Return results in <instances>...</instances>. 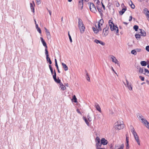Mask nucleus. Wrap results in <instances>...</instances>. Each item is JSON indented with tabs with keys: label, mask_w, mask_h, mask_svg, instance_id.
<instances>
[{
	"label": "nucleus",
	"mask_w": 149,
	"mask_h": 149,
	"mask_svg": "<svg viewBox=\"0 0 149 149\" xmlns=\"http://www.w3.org/2000/svg\"><path fill=\"white\" fill-rule=\"evenodd\" d=\"M78 19V27L81 33H83L85 29V27L83 23L82 20L80 18H79Z\"/></svg>",
	"instance_id": "nucleus-1"
},
{
	"label": "nucleus",
	"mask_w": 149,
	"mask_h": 149,
	"mask_svg": "<svg viewBox=\"0 0 149 149\" xmlns=\"http://www.w3.org/2000/svg\"><path fill=\"white\" fill-rule=\"evenodd\" d=\"M109 24L111 31H116L117 33H118V28L116 26H115L113 21L110 20L109 21Z\"/></svg>",
	"instance_id": "nucleus-2"
},
{
	"label": "nucleus",
	"mask_w": 149,
	"mask_h": 149,
	"mask_svg": "<svg viewBox=\"0 0 149 149\" xmlns=\"http://www.w3.org/2000/svg\"><path fill=\"white\" fill-rule=\"evenodd\" d=\"M115 129L117 130H120L123 129L124 127L123 122H121L120 121H117L115 124Z\"/></svg>",
	"instance_id": "nucleus-3"
},
{
	"label": "nucleus",
	"mask_w": 149,
	"mask_h": 149,
	"mask_svg": "<svg viewBox=\"0 0 149 149\" xmlns=\"http://www.w3.org/2000/svg\"><path fill=\"white\" fill-rule=\"evenodd\" d=\"M88 4L90 10L93 13H95L97 10L94 4L93 3L91 2H88Z\"/></svg>",
	"instance_id": "nucleus-4"
},
{
	"label": "nucleus",
	"mask_w": 149,
	"mask_h": 149,
	"mask_svg": "<svg viewBox=\"0 0 149 149\" xmlns=\"http://www.w3.org/2000/svg\"><path fill=\"white\" fill-rule=\"evenodd\" d=\"M83 119L85 121L86 124L88 126H90L89 123L92 121V119L91 118L90 116L89 115H88L87 116V118L85 116L83 117Z\"/></svg>",
	"instance_id": "nucleus-5"
},
{
	"label": "nucleus",
	"mask_w": 149,
	"mask_h": 149,
	"mask_svg": "<svg viewBox=\"0 0 149 149\" xmlns=\"http://www.w3.org/2000/svg\"><path fill=\"white\" fill-rule=\"evenodd\" d=\"M126 83L123 82V83L125 86L127 87L130 91H132V84L131 83H129L127 79H126Z\"/></svg>",
	"instance_id": "nucleus-6"
},
{
	"label": "nucleus",
	"mask_w": 149,
	"mask_h": 149,
	"mask_svg": "<svg viewBox=\"0 0 149 149\" xmlns=\"http://www.w3.org/2000/svg\"><path fill=\"white\" fill-rule=\"evenodd\" d=\"M109 26L107 25L103 29L102 33L104 36H106L108 35L109 33Z\"/></svg>",
	"instance_id": "nucleus-7"
},
{
	"label": "nucleus",
	"mask_w": 149,
	"mask_h": 149,
	"mask_svg": "<svg viewBox=\"0 0 149 149\" xmlns=\"http://www.w3.org/2000/svg\"><path fill=\"white\" fill-rule=\"evenodd\" d=\"M95 141L96 142V148L101 147L102 145L101 142L100 143V139L98 136H97L95 139Z\"/></svg>",
	"instance_id": "nucleus-8"
},
{
	"label": "nucleus",
	"mask_w": 149,
	"mask_h": 149,
	"mask_svg": "<svg viewBox=\"0 0 149 149\" xmlns=\"http://www.w3.org/2000/svg\"><path fill=\"white\" fill-rule=\"evenodd\" d=\"M111 58L112 59V61L113 62H114L115 63L117 64V65L120 66V64L118 63V61L117 59L115 57L113 56H111Z\"/></svg>",
	"instance_id": "nucleus-9"
},
{
	"label": "nucleus",
	"mask_w": 149,
	"mask_h": 149,
	"mask_svg": "<svg viewBox=\"0 0 149 149\" xmlns=\"http://www.w3.org/2000/svg\"><path fill=\"white\" fill-rule=\"evenodd\" d=\"M139 30L140 31L139 33L141 34V36L144 37L146 36V33L144 30L141 29H139Z\"/></svg>",
	"instance_id": "nucleus-10"
},
{
	"label": "nucleus",
	"mask_w": 149,
	"mask_h": 149,
	"mask_svg": "<svg viewBox=\"0 0 149 149\" xmlns=\"http://www.w3.org/2000/svg\"><path fill=\"white\" fill-rule=\"evenodd\" d=\"M94 42H95L97 44H98V43H99L100 44H101V45H103V46H104L105 45V43H104V42H103L102 41H100V40H97V39H95L94 41Z\"/></svg>",
	"instance_id": "nucleus-11"
},
{
	"label": "nucleus",
	"mask_w": 149,
	"mask_h": 149,
	"mask_svg": "<svg viewBox=\"0 0 149 149\" xmlns=\"http://www.w3.org/2000/svg\"><path fill=\"white\" fill-rule=\"evenodd\" d=\"M138 117L139 119H140L141 120V122L143 124L145 122V120H147L146 119L143 118V116L141 115H139Z\"/></svg>",
	"instance_id": "nucleus-12"
},
{
	"label": "nucleus",
	"mask_w": 149,
	"mask_h": 149,
	"mask_svg": "<svg viewBox=\"0 0 149 149\" xmlns=\"http://www.w3.org/2000/svg\"><path fill=\"white\" fill-rule=\"evenodd\" d=\"M102 145L103 144L104 145H106L108 143L107 141L104 138H102L101 140Z\"/></svg>",
	"instance_id": "nucleus-13"
},
{
	"label": "nucleus",
	"mask_w": 149,
	"mask_h": 149,
	"mask_svg": "<svg viewBox=\"0 0 149 149\" xmlns=\"http://www.w3.org/2000/svg\"><path fill=\"white\" fill-rule=\"evenodd\" d=\"M144 14H146L147 17L149 18V11L146 8H145L143 10Z\"/></svg>",
	"instance_id": "nucleus-14"
},
{
	"label": "nucleus",
	"mask_w": 149,
	"mask_h": 149,
	"mask_svg": "<svg viewBox=\"0 0 149 149\" xmlns=\"http://www.w3.org/2000/svg\"><path fill=\"white\" fill-rule=\"evenodd\" d=\"M95 107L97 111L100 113L101 112V108L99 105L97 103H95Z\"/></svg>",
	"instance_id": "nucleus-15"
},
{
	"label": "nucleus",
	"mask_w": 149,
	"mask_h": 149,
	"mask_svg": "<svg viewBox=\"0 0 149 149\" xmlns=\"http://www.w3.org/2000/svg\"><path fill=\"white\" fill-rule=\"evenodd\" d=\"M88 1V0H79V6H81V8L82 9L83 7V1Z\"/></svg>",
	"instance_id": "nucleus-16"
},
{
	"label": "nucleus",
	"mask_w": 149,
	"mask_h": 149,
	"mask_svg": "<svg viewBox=\"0 0 149 149\" xmlns=\"http://www.w3.org/2000/svg\"><path fill=\"white\" fill-rule=\"evenodd\" d=\"M40 39L43 45L45 47V48H47V44L45 41L43 40L42 37H40Z\"/></svg>",
	"instance_id": "nucleus-17"
},
{
	"label": "nucleus",
	"mask_w": 149,
	"mask_h": 149,
	"mask_svg": "<svg viewBox=\"0 0 149 149\" xmlns=\"http://www.w3.org/2000/svg\"><path fill=\"white\" fill-rule=\"evenodd\" d=\"M32 2L33 3V4L31 3H30V6L31 10V11L33 12L34 13L35 12L34 11V6H35L34 3L33 1H32Z\"/></svg>",
	"instance_id": "nucleus-18"
},
{
	"label": "nucleus",
	"mask_w": 149,
	"mask_h": 149,
	"mask_svg": "<svg viewBox=\"0 0 149 149\" xmlns=\"http://www.w3.org/2000/svg\"><path fill=\"white\" fill-rule=\"evenodd\" d=\"M130 128L131 129V132L133 134H136V132L135 130L133 127V126L132 125H130Z\"/></svg>",
	"instance_id": "nucleus-19"
},
{
	"label": "nucleus",
	"mask_w": 149,
	"mask_h": 149,
	"mask_svg": "<svg viewBox=\"0 0 149 149\" xmlns=\"http://www.w3.org/2000/svg\"><path fill=\"white\" fill-rule=\"evenodd\" d=\"M126 10L127 8L125 6V8H123L121 11H120L119 12V14L121 15H122L124 13Z\"/></svg>",
	"instance_id": "nucleus-20"
},
{
	"label": "nucleus",
	"mask_w": 149,
	"mask_h": 149,
	"mask_svg": "<svg viewBox=\"0 0 149 149\" xmlns=\"http://www.w3.org/2000/svg\"><path fill=\"white\" fill-rule=\"evenodd\" d=\"M59 87L61 88V89L63 90L64 91L66 89L65 87L63 85V84L61 83L59 84Z\"/></svg>",
	"instance_id": "nucleus-21"
},
{
	"label": "nucleus",
	"mask_w": 149,
	"mask_h": 149,
	"mask_svg": "<svg viewBox=\"0 0 149 149\" xmlns=\"http://www.w3.org/2000/svg\"><path fill=\"white\" fill-rule=\"evenodd\" d=\"M62 65L63 68L64 69V70L65 71L68 70V68L66 65L64 63H62Z\"/></svg>",
	"instance_id": "nucleus-22"
},
{
	"label": "nucleus",
	"mask_w": 149,
	"mask_h": 149,
	"mask_svg": "<svg viewBox=\"0 0 149 149\" xmlns=\"http://www.w3.org/2000/svg\"><path fill=\"white\" fill-rule=\"evenodd\" d=\"M145 122L143 123L146 127L149 129V123L147 120H145Z\"/></svg>",
	"instance_id": "nucleus-23"
},
{
	"label": "nucleus",
	"mask_w": 149,
	"mask_h": 149,
	"mask_svg": "<svg viewBox=\"0 0 149 149\" xmlns=\"http://www.w3.org/2000/svg\"><path fill=\"white\" fill-rule=\"evenodd\" d=\"M145 73L144 74L146 75L149 76V71L146 69H144Z\"/></svg>",
	"instance_id": "nucleus-24"
},
{
	"label": "nucleus",
	"mask_w": 149,
	"mask_h": 149,
	"mask_svg": "<svg viewBox=\"0 0 149 149\" xmlns=\"http://www.w3.org/2000/svg\"><path fill=\"white\" fill-rule=\"evenodd\" d=\"M46 34L47 39H48V40L50 39L51 38V36L50 35L49 32L46 33Z\"/></svg>",
	"instance_id": "nucleus-25"
},
{
	"label": "nucleus",
	"mask_w": 149,
	"mask_h": 149,
	"mask_svg": "<svg viewBox=\"0 0 149 149\" xmlns=\"http://www.w3.org/2000/svg\"><path fill=\"white\" fill-rule=\"evenodd\" d=\"M85 72L86 73V79H87V80L88 81H90V77L89 76V74L86 70H85Z\"/></svg>",
	"instance_id": "nucleus-26"
},
{
	"label": "nucleus",
	"mask_w": 149,
	"mask_h": 149,
	"mask_svg": "<svg viewBox=\"0 0 149 149\" xmlns=\"http://www.w3.org/2000/svg\"><path fill=\"white\" fill-rule=\"evenodd\" d=\"M141 65L143 66H146L147 65L146 62L145 61H142L141 62Z\"/></svg>",
	"instance_id": "nucleus-27"
},
{
	"label": "nucleus",
	"mask_w": 149,
	"mask_h": 149,
	"mask_svg": "<svg viewBox=\"0 0 149 149\" xmlns=\"http://www.w3.org/2000/svg\"><path fill=\"white\" fill-rule=\"evenodd\" d=\"M104 21L103 19H100L99 21L98 22V25H102L104 23Z\"/></svg>",
	"instance_id": "nucleus-28"
},
{
	"label": "nucleus",
	"mask_w": 149,
	"mask_h": 149,
	"mask_svg": "<svg viewBox=\"0 0 149 149\" xmlns=\"http://www.w3.org/2000/svg\"><path fill=\"white\" fill-rule=\"evenodd\" d=\"M141 34H136L135 35V37L137 40L140 39L141 38Z\"/></svg>",
	"instance_id": "nucleus-29"
},
{
	"label": "nucleus",
	"mask_w": 149,
	"mask_h": 149,
	"mask_svg": "<svg viewBox=\"0 0 149 149\" xmlns=\"http://www.w3.org/2000/svg\"><path fill=\"white\" fill-rule=\"evenodd\" d=\"M54 81L56 83L59 84H60V83H61V80L59 79V78H58L57 79H56Z\"/></svg>",
	"instance_id": "nucleus-30"
},
{
	"label": "nucleus",
	"mask_w": 149,
	"mask_h": 149,
	"mask_svg": "<svg viewBox=\"0 0 149 149\" xmlns=\"http://www.w3.org/2000/svg\"><path fill=\"white\" fill-rule=\"evenodd\" d=\"M97 10H98V11H99V13H100V14L101 15L102 14V9L101 8H99V7L97 6Z\"/></svg>",
	"instance_id": "nucleus-31"
},
{
	"label": "nucleus",
	"mask_w": 149,
	"mask_h": 149,
	"mask_svg": "<svg viewBox=\"0 0 149 149\" xmlns=\"http://www.w3.org/2000/svg\"><path fill=\"white\" fill-rule=\"evenodd\" d=\"M45 54L46 55V57L49 56V55L48 54V52L47 49V48H46L45 49Z\"/></svg>",
	"instance_id": "nucleus-32"
},
{
	"label": "nucleus",
	"mask_w": 149,
	"mask_h": 149,
	"mask_svg": "<svg viewBox=\"0 0 149 149\" xmlns=\"http://www.w3.org/2000/svg\"><path fill=\"white\" fill-rule=\"evenodd\" d=\"M92 29L95 33H98V31L97 30V29L96 30V28L94 27H93Z\"/></svg>",
	"instance_id": "nucleus-33"
},
{
	"label": "nucleus",
	"mask_w": 149,
	"mask_h": 149,
	"mask_svg": "<svg viewBox=\"0 0 149 149\" xmlns=\"http://www.w3.org/2000/svg\"><path fill=\"white\" fill-rule=\"evenodd\" d=\"M139 72L141 73H143V68H142L141 67L139 68Z\"/></svg>",
	"instance_id": "nucleus-34"
},
{
	"label": "nucleus",
	"mask_w": 149,
	"mask_h": 149,
	"mask_svg": "<svg viewBox=\"0 0 149 149\" xmlns=\"http://www.w3.org/2000/svg\"><path fill=\"white\" fill-rule=\"evenodd\" d=\"M49 67L50 70L52 74L53 75L54 74V71H53L52 67H51V66L50 65H49Z\"/></svg>",
	"instance_id": "nucleus-35"
},
{
	"label": "nucleus",
	"mask_w": 149,
	"mask_h": 149,
	"mask_svg": "<svg viewBox=\"0 0 149 149\" xmlns=\"http://www.w3.org/2000/svg\"><path fill=\"white\" fill-rule=\"evenodd\" d=\"M131 53L132 54L134 55H136L137 54V53L136 52V51L135 49H134L132 50L131 51Z\"/></svg>",
	"instance_id": "nucleus-36"
},
{
	"label": "nucleus",
	"mask_w": 149,
	"mask_h": 149,
	"mask_svg": "<svg viewBox=\"0 0 149 149\" xmlns=\"http://www.w3.org/2000/svg\"><path fill=\"white\" fill-rule=\"evenodd\" d=\"M53 78L54 80L56 79V73L55 70H54V74L53 76Z\"/></svg>",
	"instance_id": "nucleus-37"
},
{
	"label": "nucleus",
	"mask_w": 149,
	"mask_h": 149,
	"mask_svg": "<svg viewBox=\"0 0 149 149\" xmlns=\"http://www.w3.org/2000/svg\"><path fill=\"white\" fill-rule=\"evenodd\" d=\"M139 27L137 25H134L133 27V29H134L135 31H137L138 30Z\"/></svg>",
	"instance_id": "nucleus-38"
},
{
	"label": "nucleus",
	"mask_w": 149,
	"mask_h": 149,
	"mask_svg": "<svg viewBox=\"0 0 149 149\" xmlns=\"http://www.w3.org/2000/svg\"><path fill=\"white\" fill-rule=\"evenodd\" d=\"M133 135L134 136V137L135 140L136 139H137L139 138V136H138V135H137V133L136 134H133Z\"/></svg>",
	"instance_id": "nucleus-39"
},
{
	"label": "nucleus",
	"mask_w": 149,
	"mask_h": 149,
	"mask_svg": "<svg viewBox=\"0 0 149 149\" xmlns=\"http://www.w3.org/2000/svg\"><path fill=\"white\" fill-rule=\"evenodd\" d=\"M68 35L69 38L70 39V42L71 43L72 42V40L71 36L70 34L69 31L68 32Z\"/></svg>",
	"instance_id": "nucleus-40"
},
{
	"label": "nucleus",
	"mask_w": 149,
	"mask_h": 149,
	"mask_svg": "<svg viewBox=\"0 0 149 149\" xmlns=\"http://www.w3.org/2000/svg\"><path fill=\"white\" fill-rule=\"evenodd\" d=\"M72 99L74 100V102H77V98L75 95L73 96Z\"/></svg>",
	"instance_id": "nucleus-41"
},
{
	"label": "nucleus",
	"mask_w": 149,
	"mask_h": 149,
	"mask_svg": "<svg viewBox=\"0 0 149 149\" xmlns=\"http://www.w3.org/2000/svg\"><path fill=\"white\" fill-rule=\"evenodd\" d=\"M136 141L138 145H140V141H139V137L137 139H136Z\"/></svg>",
	"instance_id": "nucleus-42"
},
{
	"label": "nucleus",
	"mask_w": 149,
	"mask_h": 149,
	"mask_svg": "<svg viewBox=\"0 0 149 149\" xmlns=\"http://www.w3.org/2000/svg\"><path fill=\"white\" fill-rule=\"evenodd\" d=\"M97 30L98 31V32L99 31L102 30V28L100 27V26L98 25V28L97 29Z\"/></svg>",
	"instance_id": "nucleus-43"
},
{
	"label": "nucleus",
	"mask_w": 149,
	"mask_h": 149,
	"mask_svg": "<svg viewBox=\"0 0 149 149\" xmlns=\"http://www.w3.org/2000/svg\"><path fill=\"white\" fill-rule=\"evenodd\" d=\"M139 78L141 80V81H144V77H143L142 76H139Z\"/></svg>",
	"instance_id": "nucleus-44"
},
{
	"label": "nucleus",
	"mask_w": 149,
	"mask_h": 149,
	"mask_svg": "<svg viewBox=\"0 0 149 149\" xmlns=\"http://www.w3.org/2000/svg\"><path fill=\"white\" fill-rule=\"evenodd\" d=\"M136 51V52H140L141 51V49L140 48H137L135 49Z\"/></svg>",
	"instance_id": "nucleus-45"
},
{
	"label": "nucleus",
	"mask_w": 149,
	"mask_h": 149,
	"mask_svg": "<svg viewBox=\"0 0 149 149\" xmlns=\"http://www.w3.org/2000/svg\"><path fill=\"white\" fill-rule=\"evenodd\" d=\"M55 66H56V67L57 68V70H58V72L59 73H60V72L59 71V68H58V64L55 65Z\"/></svg>",
	"instance_id": "nucleus-46"
},
{
	"label": "nucleus",
	"mask_w": 149,
	"mask_h": 149,
	"mask_svg": "<svg viewBox=\"0 0 149 149\" xmlns=\"http://www.w3.org/2000/svg\"><path fill=\"white\" fill-rule=\"evenodd\" d=\"M130 6L132 9H134L135 8V6L133 3L130 5Z\"/></svg>",
	"instance_id": "nucleus-47"
},
{
	"label": "nucleus",
	"mask_w": 149,
	"mask_h": 149,
	"mask_svg": "<svg viewBox=\"0 0 149 149\" xmlns=\"http://www.w3.org/2000/svg\"><path fill=\"white\" fill-rule=\"evenodd\" d=\"M126 143H128L129 142L128 137L127 135V134L126 135Z\"/></svg>",
	"instance_id": "nucleus-48"
},
{
	"label": "nucleus",
	"mask_w": 149,
	"mask_h": 149,
	"mask_svg": "<svg viewBox=\"0 0 149 149\" xmlns=\"http://www.w3.org/2000/svg\"><path fill=\"white\" fill-rule=\"evenodd\" d=\"M37 4L38 5H39L40 4V0H36Z\"/></svg>",
	"instance_id": "nucleus-49"
},
{
	"label": "nucleus",
	"mask_w": 149,
	"mask_h": 149,
	"mask_svg": "<svg viewBox=\"0 0 149 149\" xmlns=\"http://www.w3.org/2000/svg\"><path fill=\"white\" fill-rule=\"evenodd\" d=\"M146 49L148 52H149V46H147L146 47Z\"/></svg>",
	"instance_id": "nucleus-50"
},
{
	"label": "nucleus",
	"mask_w": 149,
	"mask_h": 149,
	"mask_svg": "<svg viewBox=\"0 0 149 149\" xmlns=\"http://www.w3.org/2000/svg\"><path fill=\"white\" fill-rule=\"evenodd\" d=\"M46 59L47 62H49L51 61L50 58L49 57V56L46 57Z\"/></svg>",
	"instance_id": "nucleus-51"
},
{
	"label": "nucleus",
	"mask_w": 149,
	"mask_h": 149,
	"mask_svg": "<svg viewBox=\"0 0 149 149\" xmlns=\"http://www.w3.org/2000/svg\"><path fill=\"white\" fill-rule=\"evenodd\" d=\"M37 31L40 33H41V31L40 29L39 28L37 29Z\"/></svg>",
	"instance_id": "nucleus-52"
},
{
	"label": "nucleus",
	"mask_w": 149,
	"mask_h": 149,
	"mask_svg": "<svg viewBox=\"0 0 149 149\" xmlns=\"http://www.w3.org/2000/svg\"><path fill=\"white\" fill-rule=\"evenodd\" d=\"M124 146V145L123 144H122L120 146V148H118V149H123Z\"/></svg>",
	"instance_id": "nucleus-53"
},
{
	"label": "nucleus",
	"mask_w": 149,
	"mask_h": 149,
	"mask_svg": "<svg viewBox=\"0 0 149 149\" xmlns=\"http://www.w3.org/2000/svg\"><path fill=\"white\" fill-rule=\"evenodd\" d=\"M77 111L79 114H81V112L80 111L79 109H77Z\"/></svg>",
	"instance_id": "nucleus-54"
},
{
	"label": "nucleus",
	"mask_w": 149,
	"mask_h": 149,
	"mask_svg": "<svg viewBox=\"0 0 149 149\" xmlns=\"http://www.w3.org/2000/svg\"><path fill=\"white\" fill-rule=\"evenodd\" d=\"M35 24H36V29H37L39 28L38 27V25L36 24V22L35 20Z\"/></svg>",
	"instance_id": "nucleus-55"
},
{
	"label": "nucleus",
	"mask_w": 149,
	"mask_h": 149,
	"mask_svg": "<svg viewBox=\"0 0 149 149\" xmlns=\"http://www.w3.org/2000/svg\"><path fill=\"white\" fill-rule=\"evenodd\" d=\"M44 29H45V32H46V33L49 32V31L46 29V28L45 27L44 28Z\"/></svg>",
	"instance_id": "nucleus-56"
},
{
	"label": "nucleus",
	"mask_w": 149,
	"mask_h": 149,
	"mask_svg": "<svg viewBox=\"0 0 149 149\" xmlns=\"http://www.w3.org/2000/svg\"><path fill=\"white\" fill-rule=\"evenodd\" d=\"M132 16H130V18H129V21L130 22L132 20Z\"/></svg>",
	"instance_id": "nucleus-57"
},
{
	"label": "nucleus",
	"mask_w": 149,
	"mask_h": 149,
	"mask_svg": "<svg viewBox=\"0 0 149 149\" xmlns=\"http://www.w3.org/2000/svg\"><path fill=\"white\" fill-rule=\"evenodd\" d=\"M47 10L49 13V14L50 16H51V13H52V12H51V11L50 10H48V9H47Z\"/></svg>",
	"instance_id": "nucleus-58"
},
{
	"label": "nucleus",
	"mask_w": 149,
	"mask_h": 149,
	"mask_svg": "<svg viewBox=\"0 0 149 149\" xmlns=\"http://www.w3.org/2000/svg\"><path fill=\"white\" fill-rule=\"evenodd\" d=\"M133 3L131 0H130V1L129 2V5Z\"/></svg>",
	"instance_id": "nucleus-59"
},
{
	"label": "nucleus",
	"mask_w": 149,
	"mask_h": 149,
	"mask_svg": "<svg viewBox=\"0 0 149 149\" xmlns=\"http://www.w3.org/2000/svg\"><path fill=\"white\" fill-rule=\"evenodd\" d=\"M102 7L105 10V6H104V5L103 4V3L102 2Z\"/></svg>",
	"instance_id": "nucleus-60"
},
{
	"label": "nucleus",
	"mask_w": 149,
	"mask_h": 149,
	"mask_svg": "<svg viewBox=\"0 0 149 149\" xmlns=\"http://www.w3.org/2000/svg\"><path fill=\"white\" fill-rule=\"evenodd\" d=\"M96 1V0H94V1ZM96 1H97V2H96L97 3V4H99V3H100V0H96Z\"/></svg>",
	"instance_id": "nucleus-61"
},
{
	"label": "nucleus",
	"mask_w": 149,
	"mask_h": 149,
	"mask_svg": "<svg viewBox=\"0 0 149 149\" xmlns=\"http://www.w3.org/2000/svg\"><path fill=\"white\" fill-rule=\"evenodd\" d=\"M127 45L129 46H131L132 45V44H130V43H128Z\"/></svg>",
	"instance_id": "nucleus-62"
},
{
	"label": "nucleus",
	"mask_w": 149,
	"mask_h": 149,
	"mask_svg": "<svg viewBox=\"0 0 149 149\" xmlns=\"http://www.w3.org/2000/svg\"><path fill=\"white\" fill-rule=\"evenodd\" d=\"M146 82L148 85H149V81L148 80H146Z\"/></svg>",
	"instance_id": "nucleus-63"
},
{
	"label": "nucleus",
	"mask_w": 149,
	"mask_h": 149,
	"mask_svg": "<svg viewBox=\"0 0 149 149\" xmlns=\"http://www.w3.org/2000/svg\"><path fill=\"white\" fill-rule=\"evenodd\" d=\"M97 149H105L104 148H100V147H99L98 148H96Z\"/></svg>",
	"instance_id": "nucleus-64"
}]
</instances>
